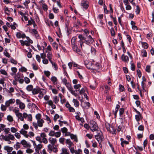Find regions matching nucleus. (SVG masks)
<instances>
[{"mask_svg":"<svg viewBox=\"0 0 154 154\" xmlns=\"http://www.w3.org/2000/svg\"><path fill=\"white\" fill-rule=\"evenodd\" d=\"M78 38L79 39V41L81 47L82 48V46H84V43L90 45L91 44H92L94 40L90 35L88 36L87 35L86 37L83 36L82 34H79L78 36Z\"/></svg>","mask_w":154,"mask_h":154,"instance_id":"nucleus-1","label":"nucleus"},{"mask_svg":"<svg viewBox=\"0 0 154 154\" xmlns=\"http://www.w3.org/2000/svg\"><path fill=\"white\" fill-rule=\"evenodd\" d=\"M90 128L92 132L96 131L97 133L98 131H100L98 127L97 124L93 121H90Z\"/></svg>","mask_w":154,"mask_h":154,"instance_id":"nucleus-2","label":"nucleus"},{"mask_svg":"<svg viewBox=\"0 0 154 154\" xmlns=\"http://www.w3.org/2000/svg\"><path fill=\"white\" fill-rule=\"evenodd\" d=\"M97 133V134L95 136V137L99 142V144H100L101 141L103 140L102 133L100 131H99Z\"/></svg>","mask_w":154,"mask_h":154,"instance_id":"nucleus-3","label":"nucleus"},{"mask_svg":"<svg viewBox=\"0 0 154 154\" xmlns=\"http://www.w3.org/2000/svg\"><path fill=\"white\" fill-rule=\"evenodd\" d=\"M44 121L42 119H40L37 120V123L33 122L32 123L33 126L36 130L38 129V126L42 127Z\"/></svg>","mask_w":154,"mask_h":154,"instance_id":"nucleus-4","label":"nucleus"},{"mask_svg":"<svg viewBox=\"0 0 154 154\" xmlns=\"http://www.w3.org/2000/svg\"><path fill=\"white\" fill-rule=\"evenodd\" d=\"M3 139L5 141H9L10 140H14L15 137L13 135L9 134L7 135H5L3 137Z\"/></svg>","mask_w":154,"mask_h":154,"instance_id":"nucleus-5","label":"nucleus"},{"mask_svg":"<svg viewBox=\"0 0 154 154\" xmlns=\"http://www.w3.org/2000/svg\"><path fill=\"white\" fill-rule=\"evenodd\" d=\"M36 140L40 143L43 142L45 144H47L48 143L47 140L45 137L42 139L39 136H37L36 137Z\"/></svg>","mask_w":154,"mask_h":154,"instance_id":"nucleus-6","label":"nucleus"},{"mask_svg":"<svg viewBox=\"0 0 154 154\" xmlns=\"http://www.w3.org/2000/svg\"><path fill=\"white\" fill-rule=\"evenodd\" d=\"M21 143L23 145V146L27 148H30L31 147V145L27 142L24 140H22L21 142Z\"/></svg>","mask_w":154,"mask_h":154,"instance_id":"nucleus-7","label":"nucleus"},{"mask_svg":"<svg viewBox=\"0 0 154 154\" xmlns=\"http://www.w3.org/2000/svg\"><path fill=\"white\" fill-rule=\"evenodd\" d=\"M15 100L13 99H11L7 101L5 103V104L7 107L9 106L11 104H13L14 103Z\"/></svg>","mask_w":154,"mask_h":154,"instance_id":"nucleus-8","label":"nucleus"},{"mask_svg":"<svg viewBox=\"0 0 154 154\" xmlns=\"http://www.w3.org/2000/svg\"><path fill=\"white\" fill-rule=\"evenodd\" d=\"M4 150L6 151L7 152H10L12 151L13 149V147H10L9 146H4Z\"/></svg>","mask_w":154,"mask_h":154,"instance_id":"nucleus-9","label":"nucleus"},{"mask_svg":"<svg viewBox=\"0 0 154 154\" xmlns=\"http://www.w3.org/2000/svg\"><path fill=\"white\" fill-rule=\"evenodd\" d=\"M42 90V89H40L38 88H35L33 89L32 91V93L34 95L38 93L40 91H41Z\"/></svg>","mask_w":154,"mask_h":154,"instance_id":"nucleus-10","label":"nucleus"},{"mask_svg":"<svg viewBox=\"0 0 154 154\" xmlns=\"http://www.w3.org/2000/svg\"><path fill=\"white\" fill-rule=\"evenodd\" d=\"M20 132L21 134L23 135L25 137H28L29 135L27 134V132L24 129H22L20 131Z\"/></svg>","mask_w":154,"mask_h":154,"instance_id":"nucleus-11","label":"nucleus"},{"mask_svg":"<svg viewBox=\"0 0 154 154\" xmlns=\"http://www.w3.org/2000/svg\"><path fill=\"white\" fill-rule=\"evenodd\" d=\"M49 141L51 143V144L54 145L57 142L56 139L55 138L50 137L48 139Z\"/></svg>","mask_w":154,"mask_h":154,"instance_id":"nucleus-12","label":"nucleus"},{"mask_svg":"<svg viewBox=\"0 0 154 154\" xmlns=\"http://www.w3.org/2000/svg\"><path fill=\"white\" fill-rule=\"evenodd\" d=\"M23 78V76L22 74L20 73H17V75L14 77V79L16 80H18L21 78Z\"/></svg>","mask_w":154,"mask_h":154,"instance_id":"nucleus-13","label":"nucleus"},{"mask_svg":"<svg viewBox=\"0 0 154 154\" xmlns=\"http://www.w3.org/2000/svg\"><path fill=\"white\" fill-rule=\"evenodd\" d=\"M42 145L41 144H39L35 147V149L36 152H39V150H40L42 147Z\"/></svg>","mask_w":154,"mask_h":154,"instance_id":"nucleus-14","label":"nucleus"},{"mask_svg":"<svg viewBox=\"0 0 154 154\" xmlns=\"http://www.w3.org/2000/svg\"><path fill=\"white\" fill-rule=\"evenodd\" d=\"M16 36L18 38H25L26 36L24 34H22L20 32H17L16 34Z\"/></svg>","mask_w":154,"mask_h":154,"instance_id":"nucleus-15","label":"nucleus"},{"mask_svg":"<svg viewBox=\"0 0 154 154\" xmlns=\"http://www.w3.org/2000/svg\"><path fill=\"white\" fill-rule=\"evenodd\" d=\"M72 50L75 52H76L78 54H80L81 53L80 50L78 49L77 45L74 47H72Z\"/></svg>","mask_w":154,"mask_h":154,"instance_id":"nucleus-16","label":"nucleus"},{"mask_svg":"<svg viewBox=\"0 0 154 154\" xmlns=\"http://www.w3.org/2000/svg\"><path fill=\"white\" fill-rule=\"evenodd\" d=\"M81 5L83 8L85 9H87L88 7L87 2L86 1L82 2L81 3Z\"/></svg>","mask_w":154,"mask_h":154,"instance_id":"nucleus-17","label":"nucleus"},{"mask_svg":"<svg viewBox=\"0 0 154 154\" xmlns=\"http://www.w3.org/2000/svg\"><path fill=\"white\" fill-rule=\"evenodd\" d=\"M66 143L68 145V147L69 148H70L71 146L73 145V143L71 142L69 139L66 140Z\"/></svg>","mask_w":154,"mask_h":154,"instance_id":"nucleus-18","label":"nucleus"},{"mask_svg":"<svg viewBox=\"0 0 154 154\" xmlns=\"http://www.w3.org/2000/svg\"><path fill=\"white\" fill-rule=\"evenodd\" d=\"M47 57L49 60L50 62L51 63V61H52L51 60V59L52 57V54L51 52H48L47 55Z\"/></svg>","mask_w":154,"mask_h":154,"instance_id":"nucleus-19","label":"nucleus"},{"mask_svg":"<svg viewBox=\"0 0 154 154\" xmlns=\"http://www.w3.org/2000/svg\"><path fill=\"white\" fill-rule=\"evenodd\" d=\"M61 154H69V153L68 149L63 148L62 149V152Z\"/></svg>","mask_w":154,"mask_h":154,"instance_id":"nucleus-20","label":"nucleus"},{"mask_svg":"<svg viewBox=\"0 0 154 154\" xmlns=\"http://www.w3.org/2000/svg\"><path fill=\"white\" fill-rule=\"evenodd\" d=\"M122 59L123 61L125 62H128L129 60L128 57L127 56H125L124 54L122 55Z\"/></svg>","mask_w":154,"mask_h":154,"instance_id":"nucleus-21","label":"nucleus"},{"mask_svg":"<svg viewBox=\"0 0 154 154\" xmlns=\"http://www.w3.org/2000/svg\"><path fill=\"white\" fill-rule=\"evenodd\" d=\"M66 86L70 92L73 90L72 87L69 83H68L67 85L66 84Z\"/></svg>","mask_w":154,"mask_h":154,"instance_id":"nucleus-22","label":"nucleus"},{"mask_svg":"<svg viewBox=\"0 0 154 154\" xmlns=\"http://www.w3.org/2000/svg\"><path fill=\"white\" fill-rule=\"evenodd\" d=\"M84 63L86 67L88 69H90L91 67L89 66L91 64V63L88 62V60H85L84 61Z\"/></svg>","mask_w":154,"mask_h":154,"instance_id":"nucleus-23","label":"nucleus"},{"mask_svg":"<svg viewBox=\"0 0 154 154\" xmlns=\"http://www.w3.org/2000/svg\"><path fill=\"white\" fill-rule=\"evenodd\" d=\"M51 80L54 85L57 84V78L55 76H53L51 78Z\"/></svg>","mask_w":154,"mask_h":154,"instance_id":"nucleus-24","label":"nucleus"},{"mask_svg":"<svg viewBox=\"0 0 154 154\" xmlns=\"http://www.w3.org/2000/svg\"><path fill=\"white\" fill-rule=\"evenodd\" d=\"M81 87V85L80 84H78L74 86V88L76 92L79 91V89Z\"/></svg>","mask_w":154,"mask_h":154,"instance_id":"nucleus-25","label":"nucleus"},{"mask_svg":"<svg viewBox=\"0 0 154 154\" xmlns=\"http://www.w3.org/2000/svg\"><path fill=\"white\" fill-rule=\"evenodd\" d=\"M17 116L18 117V118L21 121L24 120L23 116H22V114L21 113H19Z\"/></svg>","mask_w":154,"mask_h":154,"instance_id":"nucleus-26","label":"nucleus"},{"mask_svg":"<svg viewBox=\"0 0 154 154\" xmlns=\"http://www.w3.org/2000/svg\"><path fill=\"white\" fill-rule=\"evenodd\" d=\"M54 145L52 144H49L48 146V149L50 151V153H51V152H52L53 151V149L54 148Z\"/></svg>","mask_w":154,"mask_h":154,"instance_id":"nucleus-27","label":"nucleus"},{"mask_svg":"<svg viewBox=\"0 0 154 154\" xmlns=\"http://www.w3.org/2000/svg\"><path fill=\"white\" fill-rule=\"evenodd\" d=\"M141 43L144 49H147L149 45L147 43L142 42Z\"/></svg>","mask_w":154,"mask_h":154,"instance_id":"nucleus-28","label":"nucleus"},{"mask_svg":"<svg viewBox=\"0 0 154 154\" xmlns=\"http://www.w3.org/2000/svg\"><path fill=\"white\" fill-rule=\"evenodd\" d=\"M73 102L74 103L76 107H78L79 105V101L76 99H74L73 100Z\"/></svg>","mask_w":154,"mask_h":154,"instance_id":"nucleus-29","label":"nucleus"},{"mask_svg":"<svg viewBox=\"0 0 154 154\" xmlns=\"http://www.w3.org/2000/svg\"><path fill=\"white\" fill-rule=\"evenodd\" d=\"M70 136L71 139L74 140V141L76 142H77V139L75 135L73 134H71Z\"/></svg>","mask_w":154,"mask_h":154,"instance_id":"nucleus-30","label":"nucleus"},{"mask_svg":"<svg viewBox=\"0 0 154 154\" xmlns=\"http://www.w3.org/2000/svg\"><path fill=\"white\" fill-rule=\"evenodd\" d=\"M33 87L32 85H28L27 87L26 88L28 91H32V90L33 89Z\"/></svg>","mask_w":154,"mask_h":154,"instance_id":"nucleus-31","label":"nucleus"},{"mask_svg":"<svg viewBox=\"0 0 154 154\" xmlns=\"http://www.w3.org/2000/svg\"><path fill=\"white\" fill-rule=\"evenodd\" d=\"M141 53L143 57H146L147 56V52L145 50H142Z\"/></svg>","mask_w":154,"mask_h":154,"instance_id":"nucleus-32","label":"nucleus"},{"mask_svg":"<svg viewBox=\"0 0 154 154\" xmlns=\"http://www.w3.org/2000/svg\"><path fill=\"white\" fill-rule=\"evenodd\" d=\"M20 143L17 142L15 145L14 146V147L16 149V150H17L19 148H20Z\"/></svg>","mask_w":154,"mask_h":154,"instance_id":"nucleus-33","label":"nucleus"},{"mask_svg":"<svg viewBox=\"0 0 154 154\" xmlns=\"http://www.w3.org/2000/svg\"><path fill=\"white\" fill-rule=\"evenodd\" d=\"M59 101L58 98L57 96H55L53 98V101L55 104H57Z\"/></svg>","mask_w":154,"mask_h":154,"instance_id":"nucleus-34","label":"nucleus"},{"mask_svg":"<svg viewBox=\"0 0 154 154\" xmlns=\"http://www.w3.org/2000/svg\"><path fill=\"white\" fill-rule=\"evenodd\" d=\"M4 54L5 56L8 57L9 58L11 57L9 54L7 52L6 49H5L4 50Z\"/></svg>","mask_w":154,"mask_h":154,"instance_id":"nucleus-35","label":"nucleus"},{"mask_svg":"<svg viewBox=\"0 0 154 154\" xmlns=\"http://www.w3.org/2000/svg\"><path fill=\"white\" fill-rule=\"evenodd\" d=\"M51 63L52 66L54 67V69L55 70H57L58 69L57 64L55 63L54 62L52 61H51Z\"/></svg>","mask_w":154,"mask_h":154,"instance_id":"nucleus-36","label":"nucleus"},{"mask_svg":"<svg viewBox=\"0 0 154 154\" xmlns=\"http://www.w3.org/2000/svg\"><path fill=\"white\" fill-rule=\"evenodd\" d=\"M42 8L44 11H46L48 10V6L45 3H42Z\"/></svg>","mask_w":154,"mask_h":154,"instance_id":"nucleus-37","label":"nucleus"},{"mask_svg":"<svg viewBox=\"0 0 154 154\" xmlns=\"http://www.w3.org/2000/svg\"><path fill=\"white\" fill-rule=\"evenodd\" d=\"M110 32L112 36H114L115 35V31L113 27L111 28L110 29Z\"/></svg>","mask_w":154,"mask_h":154,"instance_id":"nucleus-38","label":"nucleus"},{"mask_svg":"<svg viewBox=\"0 0 154 154\" xmlns=\"http://www.w3.org/2000/svg\"><path fill=\"white\" fill-rule=\"evenodd\" d=\"M7 119L10 122H12L13 121V119L12 116L9 115L7 116Z\"/></svg>","mask_w":154,"mask_h":154,"instance_id":"nucleus-39","label":"nucleus"},{"mask_svg":"<svg viewBox=\"0 0 154 154\" xmlns=\"http://www.w3.org/2000/svg\"><path fill=\"white\" fill-rule=\"evenodd\" d=\"M19 108L21 109H24L25 107V105L24 103L22 102L20 106H19Z\"/></svg>","mask_w":154,"mask_h":154,"instance_id":"nucleus-40","label":"nucleus"},{"mask_svg":"<svg viewBox=\"0 0 154 154\" xmlns=\"http://www.w3.org/2000/svg\"><path fill=\"white\" fill-rule=\"evenodd\" d=\"M6 106H5L3 104H2L1 105V109L2 111H5L6 109Z\"/></svg>","mask_w":154,"mask_h":154,"instance_id":"nucleus-41","label":"nucleus"},{"mask_svg":"<svg viewBox=\"0 0 154 154\" xmlns=\"http://www.w3.org/2000/svg\"><path fill=\"white\" fill-rule=\"evenodd\" d=\"M70 151L72 154H73L76 152V150H75L73 147H70L69 148Z\"/></svg>","mask_w":154,"mask_h":154,"instance_id":"nucleus-42","label":"nucleus"},{"mask_svg":"<svg viewBox=\"0 0 154 154\" xmlns=\"http://www.w3.org/2000/svg\"><path fill=\"white\" fill-rule=\"evenodd\" d=\"M33 152V151L29 148H28V149L26 150V152L28 154H30Z\"/></svg>","mask_w":154,"mask_h":154,"instance_id":"nucleus-43","label":"nucleus"},{"mask_svg":"<svg viewBox=\"0 0 154 154\" xmlns=\"http://www.w3.org/2000/svg\"><path fill=\"white\" fill-rule=\"evenodd\" d=\"M106 129H107V130L110 132H111V130L110 128V125L109 124H106Z\"/></svg>","mask_w":154,"mask_h":154,"instance_id":"nucleus-44","label":"nucleus"},{"mask_svg":"<svg viewBox=\"0 0 154 154\" xmlns=\"http://www.w3.org/2000/svg\"><path fill=\"white\" fill-rule=\"evenodd\" d=\"M146 72L149 73L150 72V66L147 65L146 66Z\"/></svg>","mask_w":154,"mask_h":154,"instance_id":"nucleus-45","label":"nucleus"},{"mask_svg":"<svg viewBox=\"0 0 154 154\" xmlns=\"http://www.w3.org/2000/svg\"><path fill=\"white\" fill-rule=\"evenodd\" d=\"M135 117V119L137 122H138L140 120V114L136 115Z\"/></svg>","mask_w":154,"mask_h":154,"instance_id":"nucleus-46","label":"nucleus"},{"mask_svg":"<svg viewBox=\"0 0 154 154\" xmlns=\"http://www.w3.org/2000/svg\"><path fill=\"white\" fill-rule=\"evenodd\" d=\"M76 38L75 37H73L71 40V44H76L75 42Z\"/></svg>","mask_w":154,"mask_h":154,"instance_id":"nucleus-47","label":"nucleus"},{"mask_svg":"<svg viewBox=\"0 0 154 154\" xmlns=\"http://www.w3.org/2000/svg\"><path fill=\"white\" fill-rule=\"evenodd\" d=\"M136 8L135 12L137 14H139L140 11V9L138 5L136 6Z\"/></svg>","mask_w":154,"mask_h":154,"instance_id":"nucleus-48","label":"nucleus"},{"mask_svg":"<svg viewBox=\"0 0 154 154\" xmlns=\"http://www.w3.org/2000/svg\"><path fill=\"white\" fill-rule=\"evenodd\" d=\"M52 45L54 48H55L56 50H57L58 49V45L55 42L53 43Z\"/></svg>","mask_w":154,"mask_h":154,"instance_id":"nucleus-49","label":"nucleus"},{"mask_svg":"<svg viewBox=\"0 0 154 154\" xmlns=\"http://www.w3.org/2000/svg\"><path fill=\"white\" fill-rule=\"evenodd\" d=\"M0 72L2 74L7 75V73L4 69H1L0 71Z\"/></svg>","mask_w":154,"mask_h":154,"instance_id":"nucleus-50","label":"nucleus"},{"mask_svg":"<svg viewBox=\"0 0 154 154\" xmlns=\"http://www.w3.org/2000/svg\"><path fill=\"white\" fill-rule=\"evenodd\" d=\"M41 115L40 113H38L37 115H36L35 116L36 119L37 120H39L40 119H42L41 118Z\"/></svg>","mask_w":154,"mask_h":154,"instance_id":"nucleus-51","label":"nucleus"},{"mask_svg":"<svg viewBox=\"0 0 154 154\" xmlns=\"http://www.w3.org/2000/svg\"><path fill=\"white\" fill-rule=\"evenodd\" d=\"M5 127V125L3 124H0V131L1 132L4 130V128Z\"/></svg>","mask_w":154,"mask_h":154,"instance_id":"nucleus-52","label":"nucleus"},{"mask_svg":"<svg viewBox=\"0 0 154 154\" xmlns=\"http://www.w3.org/2000/svg\"><path fill=\"white\" fill-rule=\"evenodd\" d=\"M39 94L38 96V97L40 98H42L43 97V96L44 95V94L42 92V91H40L39 92Z\"/></svg>","mask_w":154,"mask_h":154,"instance_id":"nucleus-53","label":"nucleus"},{"mask_svg":"<svg viewBox=\"0 0 154 154\" xmlns=\"http://www.w3.org/2000/svg\"><path fill=\"white\" fill-rule=\"evenodd\" d=\"M36 60H37L38 62L39 63L40 62H41V57L40 56L38 55H36Z\"/></svg>","mask_w":154,"mask_h":154,"instance_id":"nucleus-54","label":"nucleus"},{"mask_svg":"<svg viewBox=\"0 0 154 154\" xmlns=\"http://www.w3.org/2000/svg\"><path fill=\"white\" fill-rule=\"evenodd\" d=\"M20 70L21 72H26L27 71V69L24 67H22L20 69Z\"/></svg>","mask_w":154,"mask_h":154,"instance_id":"nucleus-55","label":"nucleus"},{"mask_svg":"<svg viewBox=\"0 0 154 154\" xmlns=\"http://www.w3.org/2000/svg\"><path fill=\"white\" fill-rule=\"evenodd\" d=\"M43 63L45 64H47L48 63V60L46 59V58L43 59L42 60Z\"/></svg>","mask_w":154,"mask_h":154,"instance_id":"nucleus-56","label":"nucleus"},{"mask_svg":"<svg viewBox=\"0 0 154 154\" xmlns=\"http://www.w3.org/2000/svg\"><path fill=\"white\" fill-rule=\"evenodd\" d=\"M59 116L58 114H56L54 116V121L55 122H56V121L57 119H58L59 118Z\"/></svg>","mask_w":154,"mask_h":154,"instance_id":"nucleus-57","label":"nucleus"},{"mask_svg":"<svg viewBox=\"0 0 154 154\" xmlns=\"http://www.w3.org/2000/svg\"><path fill=\"white\" fill-rule=\"evenodd\" d=\"M10 61L11 63H13L15 64H16L17 63V61L13 58H11Z\"/></svg>","mask_w":154,"mask_h":154,"instance_id":"nucleus-58","label":"nucleus"},{"mask_svg":"<svg viewBox=\"0 0 154 154\" xmlns=\"http://www.w3.org/2000/svg\"><path fill=\"white\" fill-rule=\"evenodd\" d=\"M22 102L19 99H17L16 100V104L17 105L20 106Z\"/></svg>","mask_w":154,"mask_h":154,"instance_id":"nucleus-59","label":"nucleus"},{"mask_svg":"<svg viewBox=\"0 0 154 154\" xmlns=\"http://www.w3.org/2000/svg\"><path fill=\"white\" fill-rule=\"evenodd\" d=\"M24 81L27 84L29 83L30 82L29 79L27 77H25L24 78Z\"/></svg>","mask_w":154,"mask_h":154,"instance_id":"nucleus-60","label":"nucleus"},{"mask_svg":"<svg viewBox=\"0 0 154 154\" xmlns=\"http://www.w3.org/2000/svg\"><path fill=\"white\" fill-rule=\"evenodd\" d=\"M119 114L120 116L122 115L124 112V109L123 108H120L119 109Z\"/></svg>","mask_w":154,"mask_h":154,"instance_id":"nucleus-61","label":"nucleus"},{"mask_svg":"<svg viewBox=\"0 0 154 154\" xmlns=\"http://www.w3.org/2000/svg\"><path fill=\"white\" fill-rule=\"evenodd\" d=\"M44 73L47 77H48L51 74L50 72L49 71H45Z\"/></svg>","mask_w":154,"mask_h":154,"instance_id":"nucleus-62","label":"nucleus"},{"mask_svg":"<svg viewBox=\"0 0 154 154\" xmlns=\"http://www.w3.org/2000/svg\"><path fill=\"white\" fill-rule=\"evenodd\" d=\"M60 134L61 133L60 132H57L55 133L54 136L57 137H58L60 136Z\"/></svg>","mask_w":154,"mask_h":154,"instance_id":"nucleus-63","label":"nucleus"},{"mask_svg":"<svg viewBox=\"0 0 154 154\" xmlns=\"http://www.w3.org/2000/svg\"><path fill=\"white\" fill-rule=\"evenodd\" d=\"M82 152V151L80 149H78L77 150H76V152H75V154H81Z\"/></svg>","mask_w":154,"mask_h":154,"instance_id":"nucleus-64","label":"nucleus"}]
</instances>
